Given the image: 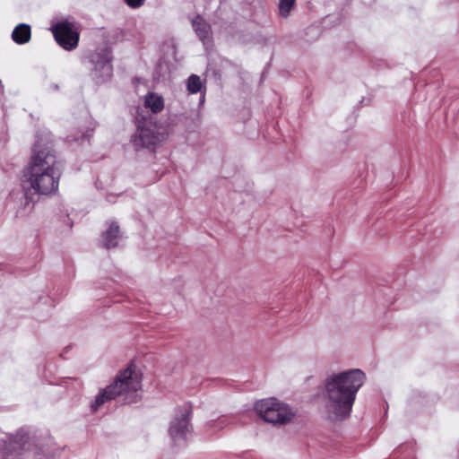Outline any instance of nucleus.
I'll list each match as a JSON object with an SVG mask.
<instances>
[{
	"mask_svg": "<svg viewBox=\"0 0 459 459\" xmlns=\"http://www.w3.org/2000/svg\"><path fill=\"white\" fill-rule=\"evenodd\" d=\"M62 168L52 148L43 147L42 140L38 138L33 153L23 169L22 187L26 197L30 192L48 195L58 189Z\"/></svg>",
	"mask_w": 459,
	"mask_h": 459,
	"instance_id": "obj_1",
	"label": "nucleus"
},
{
	"mask_svg": "<svg viewBox=\"0 0 459 459\" xmlns=\"http://www.w3.org/2000/svg\"><path fill=\"white\" fill-rule=\"evenodd\" d=\"M365 379V373L359 368L333 373L325 379L326 410L329 417L342 420L350 416L357 393Z\"/></svg>",
	"mask_w": 459,
	"mask_h": 459,
	"instance_id": "obj_2",
	"label": "nucleus"
},
{
	"mask_svg": "<svg viewBox=\"0 0 459 459\" xmlns=\"http://www.w3.org/2000/svg\"><path fill=\"white\" fill-rule=\"evenodd\" d=\"M134 368L135 366L130 364L117 376L112 384L100 390L90 403L91 412H96L105 403L114 400L118 395L136 392L141 388V377L134 372Z\"/></svg>",
	"mask_w": 459,
	"mask_h": 459,
	"instance_id": "obj_3",
	"label": "nucleus"
},
{
	"mask_svg": "<svg viewBox=\"0 0 459 459\" xmlns=\"http://www.w3.org/2000/svg\"><path fill=\"white\" fill-rule=\"evenodd\" d=\"M255 410L264 421L273 425L286 424L295 415L288 404L273 397L256 402L255 403Z\"/></svg>",
	"mask_w": 459,
	"mask_h": 459,
	"instance_id": "obj_4",
	"label": "nucleus"
},
{
	"mask_svg": "<svg viewBox=\"0 0 459 459\" xmlns=\"http://www.w3.org/2000/svg\"><path fill=\"white\" fill-rule=\"evenodd\" d=\"M86 59L91 65V74L96 82H104L111 78L113 72L112 56L108 48H104L90 52L86 56Z\"/></svg>",
	"mask_w": 459,
	"mask_h": 459,
	"instance_id": "obj_5",
	"label": "nucleus"
},
{
	"mask_svg": "<svg viewBox=\"0 0 459 459\" xmlns=\"http://www.w3.org/2000/svg\"><path fill=\"white\" fill-rule=\"evenodd\" d=\"M130 142L135 151L151 148L159 142L156 125L152 122V117H136V131L131 136Z\"/></svg>",
	"mask_w": 459,
	"mask_h": 459,
	"instance_id": "obj_6",
	"label": "nucleus"
},
{
	"mask_svg": "<svg viewBox=\"0 0 459 459\" xmlns=\"http://www.w3.org/2000/svg\"><path fill=\"white\" fill-rule=\"evenodd\" d=\"M191 414L192 407L188 403L183 404L177 410L169 429V436L175 443L185 440L186 436L191 433Z\"/></svg>",
	"mask_w": 459,
	"mask_h": 459,
	"instance_id": "obj_7",
	"label": "nucleus"
},
{
	"mask_svg": "<svg viewBox=\"0 0 459 459\" xmlns=\"http://www.w3.org/2000/svg\"><path fill=\"white\" fill-rule=\"evenodd\" d=\"M51 30L57 44L65 50L71 51L77 48L80 36L68 21L54 24Z\"/></svg>",
	"mask_w": 459,
	"mask_h": 459,
	"instance_id": "obj_8",
	"label": "nucleus"
},
{
	"mask_svg": "<svg viewBox=\"0 0 459 459\" xmlns=\"http://www.w3.org/2000/svg\"><path fill=\"white\" fill-rule=\"evenodd\" d=\"M28 438V433L22 429L15 436H9L7 440L4 441V450L6 452H0V459H4L5 455L8 453L22 448L27 443Z\"/></svg>",
	"mask_w": 459,
	"mask_h": 459,
	"instance_id": "obj_9",
	"label": "nucleus"
},
{
	"mask_svg": "<svg viewBox=\"0 0 459 459\" xmlns=\"http://www.w3.org/2000/svg\"><path fill=\"white\" fill-rule=\"evenodd\" d=\"M143 106L153 114L160 113L165 107L164 99L161 95L150 91L143 97Z\"/></svg>",
	"mask_w": 459,
	"mask_h": 459,
	"instance_id": "obj_10",
	"label": "nucleus"
},
{
	"mask_svg": "<svg viewBox=\"0 0 459 459\" xmlns=\"http://www.w3.org/2000/svg\"><path fill=\"white\" fill-rule=\"evenodd\" d=\"M118 238L119 227L117 223L113 222L102 235V245L108 249L116 247L118 243Z\"/></svg>",
	"mask_w": 459,
	"mask_h": 459,
	"instance_id": "obj_11",
	"label": "nucleus"
},
{
	"mask_svg": "<svg viewBox=\"0 0 459 459\" xmlns=\"http://www.w3.org/2000/svg\"><path fill=\"white\" fill-rule=\"evenodd\" d=\"M30 26L26 23L17 25L12 33L13 40L17 44H25L30 39Z\"/></svg>",
	"mask_w": 459,
	"mask_h": 459,
	"instance_id": "obj_12",
	"label": "nucleus"
},
{
	"mask_svg": "<svg viewBox=\"0 0 459 459\" xmlns=\"http://www.w3.org/2000/svg\"><path fill=\"white\" fill-rule=\"evenodd\" d=\"M192 26L196 35L202 41H204L207 39H209L211 34V26L205 22V20L203 17L197 15L192 21Z\"/></svg>",
	"mask_w": 459,
	"mask_h": 459,
	"instance_id": "obj_13",
	"label": "nucleus"
},
{
	"mask_svg": "<svg viewBox=\"0 0 459 459\" xmlns=\"http://www.w3.org/2000/svg\"><path fill=\"white\" fill-rule=\"evenodd\" d=\"M203 88V82L200 76L196 74H191L186 81V89L191 94H196L201 91Z\"/></svg>",
	"mask_w": 459,
	"mask_h": 459,
	"instance_id": "obj_14",
	"label": "nucleus"
},
{
	"mask_svg": "<svg viewBox=\"0 0 459 459\" xmlns=\"http://www.w3.org/2000/svg\"><path fill=\"white\" fill-rule=\"evenodd\" d=\"M296 0H280L278 4L279 14L282 18H287L295 6Z\"/></svg>",
	"mask_w": 459,
	"mask_h": 459,
	"instance_id": "obj_15",
	"label": "nucleus"
},
{
	"mask_svg": "<svg viewBox=\"0 0 459 459\" xmlns=\"http://www.w3.org/2000/svg\"><path fill=\"white\" fill-rule=\"evenodd\" d=\"M227 425V421L224 418L218 419L216 421H211L208 423L210 428H214L216 429H222Z\"/></svg>",
	"mask_w": 459,
	"mask_h": 459,
	"instance_id": "obj_16",
	"label": "nucleus"
},
{
	"mask_svg": "<svg viewBox=\"0 0 459 459\" xmlns=\"http://www.w3.org/2000/svg\"><path fill=\"white\" fill-rule=\"evenodd\" d=\"M145 0H125L126 4L134 9L141 7Z\"/></svg>",
	"mask_w": 459,
	"mask_h": 459,
	"instance_id": "obj_17",
	"label": "nucleus"
},
{
	"mask_svg": "<svg viewBox=\"0 0 459 459\" xmlns=\"http://www.w3.org/2000/svg\"><path fill=\"white\" fill-rule=\"evenodd\" d=\"M49 90L57 91L58 90V85L56 84V83H51L50 86H49Z\"/></svg>",
	"mask_w": 459,
	"mask_h": 459,
	"instance_id": "obj_18",
	"label": "nucleus"
},
{
	"mask_svg": "<svg viewBox=\"0 0 459 459\" xmlns=\"http://www.w3.org/2000/svg\"><path fill=\"white\" fill-rule=\"evenodd\" d=\"M88 137V134H82L81 138Z\"/></svg>",
	"mask_w": 459,
	"mask_h": 459,
	"instance_id": "obj_19",
	"label": "nucleus"
}]
</instances>
